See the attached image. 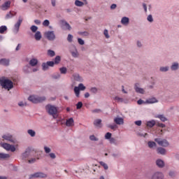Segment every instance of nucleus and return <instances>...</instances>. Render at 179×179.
I'll return each instance as SVG.
<instances>
[{
    "instance_id": "obj_20",
    "label": "nucleus",
    "mask_w": 179,
    "mask_h": 179,
    "mask_svg": "<svg viewBox=\"0 0 179 179\" xmlns=\"http://www.w3.org/2000/svg\"><path fill=\"white\" fill-rule=\"evenodd\" d=\"M73 78L77 82H83V78H82V77L79 74H78V73H74L73 75Z\"/></svg>"
},
{
    "instance_id": "obj_34",
    "label": "nucleus",
    "mask_w": 179,
    "mask_h": 179,
    "mask_svg": "<svg viewBox=\"0 0 179 179\" xmlns=\"http://www.w3.org/2000/svg\"><path fill=\"white\" fill-rule=\"evenodd\" d=\"M148 148H150V149H152V148H156V143H155V141H149L148 143Z\"/></svg>"
},
{
    "instance_id": "obj_39",
    "label": "nucleus",
    "mask_w": 179,
    "mask_h": 179,
    "mask_svg": "<svg viewBox=\"0 0 179 179\" xmlns=\"http://www.w3.org/2000/svg\"><path fill=\"white\" fill-rule=\"evenodd\" d=\"M48 68H50V66H48V64H47V63H43L42 64L43 71H48Z\"/></svg>"
},
{
    "instance_id": "obj_21",
    "label": "nucleus",
    "mask_w": 179,
    "mask_h": 179,
    "mask_svg": "<svg viewBox=\"0 0 179 179\" xmlns=\"http://www.w3.org/2000/svg\"><path fill=\"white\" fill-rule=\"evenodd\" d=\"M41 32L40 31L35 32L34 38L36 41H40L41 40Z\"/></svg>"
},
{
    "instance_id": "obj_16",
    "label": "nucleus",
    "mask_w": 179,
    "mask_h": 179,
    "mask_svg": "<svg viewBox=\"0 0 179 179\" xmlns=\"http://www.w3.org/2000/svg\"><path fill=\"white\" fill-rule=\"evenodd\" d=\"M114 122L116 123L117 125H122L124 124V119H122V117H115Z\"/></svg>"
},
{
    "instance_id": "obj_28",
    "label": "nucleus",
    "mask_w": 179,
    "mask_h": 179,
    "mask_svg": "<svg viewBox=\"0 0 179 179\" xmlns=\"http://www.w3.org/2000/svg\"><path fill=\"white\" fill-rule=\"evenodd\" d=\"M74 93L76 97H80V90L78 87H74Z\"/></svg>"
},
{
    "instance_id": "obj_1",
    "label": "nucleus",
    "mask_w": 179,
    "mask_h": 179,
    "mask_svg": "<svg viewBox=\"0 0 179 179\" xmlns=\"http://www.w3.org/2000/svg\"><path fill=\"white\" fill-rule=\"evenodd\" d=\"M45 109L49 115H52L55 120L58 118V113H59L58 107L48 104L45 106Z\"/></svg>"
},
{
    "instance_id": "obj_33",
    "label": "nucleus",
    "mask_w": 179,
    "mask_h": 179,
    "mask_svg": "<svg viewBox=\"0 0 179 179\" xmlns=\"http://www.w3.org/2000/svg\"><path fill=\"white\" fill-rule=\"evenodd\" d=\"M75 5H76V6L80 7V6H83V5H85V3L82 2V1H80L79 0H76L75 1Z\"/></svg>"
},
{
    "instance_id": "obj_45",
    "label": "nucleus",
    "mask_w": 179,
    "mask_h": 179,
    "mask_svg": "<svg viewBox=\"0 0 179 179\" xmlns=\"http://www.w3.org/2000/svg\"><path fill=\"white\" fill-rule=\"evenodd\" d=\"M83 107V103H82V101H79L77 104H76V108L77 110H80V108Z\"/></svg>"
},
{
    "instance_id": "obj_10",
    "label": "nucleus",
    "mask_w": 179,
    "mask_h": 179,
    "mask_svg": "<svg viewBox=\"0 0 179 179\" xmlns=\"http://www.w3.org/2000/svg\"><path fill=\"white\" fill-rule=\"evenodd\" d=\"M134 90H136V93H139L140 94H145V90L139 87V83L135 84Z\"/></svg>"
},
{
    "instance_id": "obj_56",
    "label": "nucleus",
    "mask_w": 179,
    "mask_h": 179,
    "mask_svg": "<svg viewBox=\"0 0 179 179\" xmlns=\"http://www.w3.org/2000/svg\"><path fill=\"white\" fill-rule=\"evenodd\" d=\"M78 43L80 44V45H85V41L83 39L78 38Z\"/></svg>"
},
{
    "instance_id": "obj_62",
    "label": "nucleus",
    "mask_w": 179,
    "mask_h": 179,
    "mask_svg": "<svg viewBox=\"0 0 179 179\" xmlns=\"http://www.w3.org/2000/svg\"><path fill=\"white\" fill-rule=\"evenodd\" d=\"M146 103V102H145V101L142 100V99H139L138 101H137V104H138L139 106H141V104H145Z\"/></svg>"
},
{
    "instance_id": "obj_44",
    "label": "nucleus",
    "mask_w": 179,
    "mask_h": 179,
    "mask_svg": "<svg viewBox=\"0 0 179 179\" xmlns=\"http://www.w3.org/2000/svg\"><path fill=\"white\" fill-rule=\"evenodd\" d=\"M108 128H110V129H113L114 131L117 129V128H118V126H117V124H109L108 126Z\"/></svg>"
},
{
    "instance_id": "obj_38",
    "label": "nucleus",
    "mask_w": 179,
    "mask_h": 179,
    "mask_svg": "<svg viewBox=\"0 0 179 179\" xmlns=\"http://www.w3.org/2000/svg\"><path fill=\"white\" fill-rule=\"evenodd\" d=\"M77 87L82 91L86 90V87L83 83H80Z\"/></svg>"
},
{
    "instance_id": "obj_6",
    "label": "nucleus",
    "mask_w": 179,
    "mask_h": 179,
    "mask_svg": "<svg viewBox=\"0 0 179 179\" xmlns=\"http://www.w3.org/2000/svg\"><path fill=\"white\" fill-rule=\"evenodd\" d=\"M45 37H46L49 41H54L55 40V33L54 31H48L45 32Z\"/></svg>"
},
{
    "instance_id": "obj_8",
    "label": "nucleus",
    "mask_w": 179,
    "mask_h": 179,
    "mask_svg": "<svg viewBox=\"0 0 179 179\" xmlns=\"http://www.w3.org/2000/svg\"><path fill=\"white\" fill-rule=\"evenodd\" d=\"M47 175L42 172H36L34 174H31L30 178H45Z\"/></svg>"
},
{
    "instance_id": "obj_41",
    "label": "nucleus",
    "mask_w": 179,
    "mask_h": 179,
    "mask_svg": "<svg viewBox=\"0 0 179 179\" xmlns=\"http://www.w3.org/2000/svg\"><path fill=\"white\" fill-rule=\"evenodd\" d=\"M100 124H101V120L100 119H97L94 121V125H95V127H99Z\"/></svg>"
},
{
    "instance_id": "obj_59",
    "label": "nucleus",
    "mask_w": 179,
    "mask_h": 179,
    "mask_svg": "<svg viewBox=\"0 0 179 179\" xmlns=\"http://www.w3.org/2000/svg\"><path fill=\"white\" fill-rule=\"evenodd\" d=\"M111 136H112L111 133L108 132L105 135V139H110L111 138Z\"/></svg>"
},
{
    "instance_id": "obj_27",
    "label": "nucleus",
    "mask_w": 179,
    "mask_h": 179,
    "mask_svg": "<svg viewBox=\"0 0 179 179\" xmlns=\"http://www.w3.org/2000/svg\"><path fill=\"white\" fill-rule=\"evenodd\" d=\"M23 71L25 73H30V72H31V67L27 65L24 67Z\"/></svg>"
},
{
    "instance_id": "obj_36",
    "label": "nucleus",
    "mask_w": 179,
    "mask_h": 179,
    "mask_svg": "<svg viewBox=\"0 0 179 179\" xmlns=\"http://www.w3.org/2000/svg\"><path fill=\"white\" fill-rule=\"evenodd\" d=\"M6 30H8V28L6 27V26H1L0 27V34H3V33H5Z\"/></svg>"
},
{
    "instance_id": "obj_29",
    "label": "nucleus",
    "mask_w": 179,
    "mask_h": 179,
    "mask_svg": "<svg viewBox=\"0 0 179 179\" xmlns=\"http://www.w3.org/2000/svg\"><path fill=\"white\" fill-rule=\"evenodd\" d=\"M170 69V67L169 66H161L159 68L160 72H168V71Z\"/></svg>"
},
{
    "instance_id": "obj_58",
    "label": "nucleus",
    "mask_w": 179,
    "mask_h": 179,
    "mask_svg": "<svg viewBox=\"0 0 179 179\" xmlns=\"http://www.w3.org/2000/svg\"><path fill=\"white\" fill-rule=\"evenodd\" d=\"M18 106L20 107H24V106H27V103H26V102L20 101L18 103Z\"/></svg>"
},
{
    "instance_id": "obj_52",
    "label": "nucleus",
    "mask_w": 179,
    "mask_h": 179,
    "mask_svg": "<svg viewBox=\"0 0 179 179\" xmlns=\"http://www.w3.org/2000/svg\"><path fill=\"white\" fill-rule=\"evenodd\" d=\"M90 141H99V139L97 138V137H96L94 135H91L90 136Z\"/></svg>"
},
{
    "instance_id": "obj_43",
    "label": "nucleus",
    "mask_w": 179,
    "mask_h": 179,
    "mask_svg": "<svg viewBox=\"0 0 179 179\" xmlns=\"http://www.w3.org/2000/svg\"><path fill=\"white\" fill-rule=\"evenodd\" d=\"M43 26H45V27H48L50 26V20H45L43 22Z\"/></svg>"
},
{
    "instance_id": "obj_3",
    "label": "nucleus",
    "mask_w": 179,
    "mask_h": 179,
    "mask_svg": "<svg viewBox=\"0 0 179 179\" xmlns=\"http://www.w3.org/2000/svg\"><path fill=\"white\" fill-rule=\"evenodd\" d=\"M28 100L31 101V103L37 104V103H43V101H45V98L44 96H30Z\"/></svg>"
},
{
    "instance_id": "obj_47",
    "label": "nucleus",
    "mask_w": 179,
    "mask_h": 179,
    "mask_svg": "<svg viewBox=\"0 0 179 179\" xmlns=\"http://www.w3.org/2000/svg\"><path fill=\"white\" fill-rule=\"evenodd\" d=\"M59 71H60V73L65 75V73H66V67H62L59 69Z\"/></svg>"
},
{
    "instance_id": "obj_60",
    "label": "nucleus",
    "mask_w": 179,
    "mask_h": 179,
    "mask_svg": "<svg viewBox=\"0 0 179 179\" xmlns=\"http://www.w3.org/2000/svg\"><path fill=\"white\" fill-rule=\"evenodd\" d=\"M46 64H48V66H54V65H55V63L52 61H50V62H47Z\"/></svg>"
},
{
    "instance_id": "obj_22",
    "label": "nucleus",
    "mask_w": 179,
    "mask_h": 179,
    "mask_svg": "<svg viewBox=\"0 0 179 179\" xmlns=\"http://www.w3.org/2000/svg\"><path fill=\"white\" fill-rule=\"evenodd\" d=\"M61 23L62 26H64L67 29V30H71L72 29L69 23H68L66 21L61 20Z\"/></svg>"
},
{
    "instance_id": "obj_12",
    "label": "nucleus",
    "mask_w": 179,
    "mask_h": 179,
    "mask_svg": "<svg viewBox=\"0 0 179 179\" xmlns=\"http://www.w3.org/2000/svg\"><path fill=\"white\" fill-rule=\"evenodd\" d=\"M146 104H155V103H159V100L155 97L149 98L145 101Z\"/></svg>"
},
{
    "instance_id": "obj_53",
    "label": "nucleus",
    "mask_w": 179,
    "mask_h": 179,
    "mask_svg": "<svg viewBox=\"0 0 179 179\" xmlns=\"http://www.w3.org/2000/svg\"><path fill=\"white\" fill-rule=\"evenodd\" d=\"M90 92H91V93L96 94V93H97V92H99V90H97V88H96V87H92L90 89Z\"/></svg>"
},
{
    "instance_id": "obj_55",
    "label": "nucleus",
    "mask_w": 179,
    "mask_h": 179,
    "mask_svg": "<svg viewBox=\"0 0 179 179\" xmlns=\"http://www.w3.org/2000/svg\"><path fill=\"white\" fill-rule=\"evenodd\" d=\"M29 155H30V153L28 151H25L23 154H22V158L23 159H26L27 157H29Z\"/></svg>"
},
{
    "instance_id": "obj_31",
    "label": "nucleus",
    "mask_w": 179,
    "mask_h": 179,
    "mask_svg": "<svg viewBox=\"0 0 179 179\" xmlns=\"http://www.w3.org/2000/svg\"><path fill=\"white\" fill-rule=\"evenodd\" d=\"M10 157L9 154L0 153V159H9Z\"/></svg>"
},
{
    "instance_id": "obj_57",
    "label": "nucleus",
    "mask_w": 179,
    "mask_h": 179,
    "mask_svg": "<svg viewBox=\"0 0 179 179\" xmlns=\"http://www.w3.org/2000/svg\"><path fill=\"white\" fill-rule=\"evenodd\" d=\"M49 157H50V159H54L57 158V155H55L54 152H51L49 154Z\"/></svg>"
},
{
    "instance_id": "obj_54",
    "label": "nucleus",
    "mask_w": 179,
    "mask_h": 179,
    "mask_svg": "<svg viewBox=\"0 0 179 179\" xmlns=\"http://www.w3.org/2000/svg\"><path fill=\"white\" fill-rule=\"evenodd\" d=\"M103 34H104L106 38H110V35L108 34V30L104 29Z\"/></svg>"
},
{
    "instance_id": "obj_37",
    "label": "nucleus",
    "mask_w": 179,
    "mask_h": 179,
    "mask_svg": "<svg viewBox=\"0 0 179 179\" xmlns=\"http://www.w3.org/2000/svg\"><path fill=\"white\" fill-rule=\"evenodd\" d=\"M54 62L56 65H58V64L61 62V56H56V57L55 58Z\"/></svg>"
},
{
    "instance_id": "obj_35",
    "label": "nucleus",
    "mask_w": 179,
    "mask_h": 179,
    "mask_svg": "<svg viewBox=\"0 0 179 179\" xmlns=\"http://www.w3.org/2000/svg\"><path fill=\"white\" fill-rule=\"evenodd\" d=\"M157 117L159 118V120H161L162 122H166V121H167V118L163 115H159Z\"/></svg>"
},
{
    "instance_id": "obj_18",
    "label": "nucleus",
    "mask_w": 179,
    "mask_h": 179,
    "mask_svg": "<svg viewBox=\"0 0 179 179\" xmlns=\"http://www.w3.org/2000/svg\"><path fill=\"white\" fill-rule=\"evenodd\" d=\"M9 59H0V65H3V66H8L9 65Z\"/></svg>"
},
{
    "instance_id": "obj_9",
    "label": "nucleus",
    "mask_w": 179,
    "mask_h": 179,
    "mask_svg": "<svg viewBox=\"0 0 179 179\" xmlns=\"http://www.w3.org/2000/svg\"><path fill=\"white\" fill-rule=\"evenodd\" d=\"M3 139L11 142V143H15V138L10 134H4L2 136Z\"/></svg>"
},
{
    "instance_id": "obj_13",
    "label": "nucleus",
    "mask_w": 179,
    "mask_h": 179,
    "mask_svg": "<svg viewBox=\"0 0 179 179\" xmlns=\"http://www.w3.org/2000/svg\"><path fill=\"white\" fill-rule=\"evenodd\" d=\"M10 8V1H6L2 6H1V9L3 10H8V8Z\"/></svg>"
},
{
    "instance_id": "obj_14",
    "label": "nucleus",
    "mask_w": 179,
    "mask_h": 179,
    "mask_svg": "<svg viewBox=\"0 0 179 179\" xmlns=\"http://www.w3.org/2000/svg\"><path fill=\"white\" fill-rule=\"evenodd\" d=\"M75 125V121L73 118L71 117L66 121V127H73Z\"/></svg>"
},
{
    "instance_id": "obj_61",
    "label": "nucleus",
    "mask_w": 179,
    "mask_h": 179,
    "mask_svg": "<svg viewBox=\"0 0 179 179\" xmlns=\"http://www.w3.org/2000/svg\"><path fill=\"white\" fill-rule=\"evenodd\" d=\"M44 150H45V153H50L51 152V148L47 147V146H45L44 147Z\"/></svg>"
},
{
    "instance_id": "obj_49",
    "label": "nucleus",
    "mask_w": 179,
    "mask_h": 179,
    "mask_svg": "<svg viewBox=\"0 0 179 179\" xmlns=\"http://www.w3.org/2000/svg\"><path fill=\"white\" fill-rule=\"evenodd\" d=\"M147 20L150 22V23H153V16L152 15H149L147 17Z\"/></svg>"
},
{
    "instance_id": "obj_46",
    "label": "nucleus",
    "mask_w": 179,
    "mask_h": 179,
    "mask_svg": "<svg viewBox=\"0 0 179 179\" xmlns=\"http://www.w3.org/2000/svg\"><path fill=\"white\" fill-rule=\"evenodd\" d=\"M115 100H116L117 103H124V99L120 98V96H115Z\"/></svg>"
},
{
    "instance_id": "obj_15",
    "label": "nucleus",
    "mask_w": 179,
    "mask_h": 179,
    "mask_svg": "<svg viewBox=\"0 0 179 179\" xmlns=\"http://www.w3.org/2000/svg\"><path fill=\"white\" fill-rule=\"evenodd\" d=\"M156 165L159 169H163V167H164V161L162 160L161 159H158L156 161Z\"/></svg>"
},
{
    "instance_id": "obj_51",
    "label": "nucleus",
    "mask_w": 179,
    "mask_h": 179,
    "mask_svg": "<svg viewBox=\"0 0 179 179\" xmlns=\"http://www.w3.org/2000/svg\"><path fill=\"white\" fill-rule=\"evenodd\" d=\"M100 164L101 166H103V169L105 170H108V166L107 165V164L104 163L103 162H101Z\"/></svg>"
},
{
    "instance_id": "obj_4",
    "label": "nucleus",
    "mask_w": 179,
    "mask_h": 179,
    "mask_svg": "<svg viewBox=\"0 0 179 179\" xmlns=\"http://www.w3.org/2000/svg\"><path fill=\"white\" fill-rule=\"evenodd\" d=\"M1 148H3V149L7 150L8 152H9V150L10 152H15V150H16V148H15V145H12L9 143H1Z\"/></svg>"
},
{
    "instance_id": "obj_19",
    "label": "nucleus",
    "mask_w": 179,
    "mask_h": 179,
    "mask_svg": "<svg viewBox=\"0 0 179 179\" xmlns=\"http://www.w3.org/2000/svg\"><path fill=\"white\" fill-rule=\"evenodd\" d=\"M157 153H158V155H162V156H164V155H166V151L164 148H162V147H159L157 149Z\"/></svg>"
},
{
    "instance_id": "obj_48",
    "label": "nucleus",
    "mask_w": 179,
    "mask_h": 179,
    "mask_svg": "<svg viewBox=\"0 0 179 179\" xmlns=\"http://www.w3.org/2000/svg\"><path fill=\"white\" fill-rule=\"evenodd\" d=\"M60 78H61V74H59V73H57L52 75L53 79H59Z\"/></svg>"
},
{
    "instance_id": "obj_24",
    "label": "nucleus",
    "mask_w": 179,
    "mask_h": 179,
    "mask_svg": "<svg viewBox=\"0 0 179 179\" xmlns=\"http://www.w3.org/2000/svg\"><path fill=\"white\" fill-rule=\"evenodd\" d=\"M38 64V60L37 59L33 58L29 61V65L31 66H36Z\"/></svg>"
},
{
    "instance_id": "obj_64",
    "label": "nucleus",
    "mask_w": 179,
    "mask_h": 179,
    "mask_svg": "<svg viewBox=\"0 0 179 179\" xmlns=\"http://www.w3.org/2000/svg\"><path fill=\"white\" fill-rule=\"evenodd\" d=\"M92 113H101V110L100 109H94L92 110Z\"/></svg>"
},
{
    "instance_id": "obj_30",
    "label": "nucleus",
    "mask_w": 179,
    "mask_h": 179,
    "mask_svg": "<svg viewBox=\"0 0 179 179\" xmlns=\"http://www.w3.org/2000/svg\"><path fill=\"white\" fill-rule=\"evenodd\" d=\"M27 134H29L31 138H34V136H36V131L33 129H28Z\"/></svg>"
},
{
    "instance_id": "obj_63",
    "label": "nucleus",
    "mask_w": 179,
    "mask_h": 179,
    "mask_svg": "<svg viewBox=\"0 0 179 179\" xmlns=\"http://www.w3.org/2000/svg\"><path fill=\"white\" fill-rule=\"evenodd\" d=\"M136 124V125H137L138 127H141V125H142V121L141 120H137L134 122Z\"/></svg>"
},
{
    "instance_id": "obj_42",
    "label": "nucleus",
    "mask_w": 179,
    "mask_h": 179,
    "mask_svg": "<svg viewBox=\"0 0 179 179\" xmlns=\"http://www.w3.org/2000/svg\"><path fill=\"white\" fill-rule=\"evenodd\" d=\"M78 34L80 36H84V37H87V36H89V32H87V31H79Z\"/></svg>"
},
{
    "instance_id": "obj_7",
    "label": "nucleus",
    "mask_w": 179,
    "mask_h": 179,
    "mask_svg": "<svg viewBox=\"0 0 179 179\" xmlns=\"http://www.w3.org/2000/svg\"><path fill=\"white\" fill-rule=\"evenodd\" d=\"M22 22H23V18L22 17V16H20L18 17V21L14 25V33H18L19 32V29L20 28V24H22Z\"/></svg>"
},
{
    "instance_id": "obj_23",
    "label": "nucleus",
    "mask_w": 179,
    "mask_h": 179,
    "mask_svg": "<svg viewBox=\"0 0 179 179\" xmlns=\"http://www.w3.org/2000/svg\"><path fill=\"white\" fill-rule=\"evenodd\" d=\"M179 68V64L178 62H173L172 63V65L171 66V71H177Z\"/></svg>"
},
{
    "instance_id": "obj_2",
    "label": "nucleus",
    "mask_w": 179,
    "mask_h": 179,
    "mask_svg": "<svg viewBox=\"0 0 179 179\" xmlns=\"http://www.w3.org/2000/svg\"><path fill=\"white\" fill-rule=\"evenodd\" d=\"M0 85L3 89L10 90L13 89V82L9 79H2L0 80Z\"/></svg>"
},
{
    "instance_id": "obj_32",
    "label": "nucleus",
    "mask_w": 179,
    "mask_h": 179,
    "mask_svg": "<svg viewBox=\"0 0 179 179\" xmlns=\"http://www.w3.org/2000/svg\"><path fill=\"white\" fill-rule=\"evenodd\" d=\"M30 30L31 31H32V33H37V30H38V27L36 25H32L30 27Z\"/></svg>"
},
{
    "instance_id": "obj_5",
    "label": "nucleus",
    "mask_w": 179,
    "mask_h": 179,
    "mask_svg": "<svg viewBox=\"0 0 179 179\" xmlns=\"http://www.w3.org/2000/svg\"><path fill=\"white\" fill-rule=\"evenodd\" d=\"M155 141L158 143L159 146H162L163 148H167L170 143H169V141L166 139H162V138H155Z\"/></svg>"
},
{
    "instance_id": "obj_11",
    "label": "nucleus",
    "mask_w": 179,
    "mask_h": 179,
    "mask_svg": "<svg viewBox=\"0 0 179 179\" xmlns=\"http://www.w3.org/2000/svg\"><path fill=\"white\" fill-rule=\"evenodd\" d=\"M163 173L161 172H156L155 173L152 177L151 179H163Z\"/></svg>"
},
{
    "instance_id": "obj_17",
    "label": "nucleus",
    "mask_w": 179,
    "mask_h": 179,
    "mask_svg": "<svg viewBox=\"0 0 179 179\" xmlns=\"http://www.w3.org/2000/svg\"><path fill=\"white\" fill-rule=\"evenodd\" d=\"M121 23L123 26H128V24H129V18L127 17H123L121 20Z\"/></svg>"
},
{
    "instance_id": "obj_50",
    "label": "nucleus",
    "mask_w": 179,
    "mask_h": 179,
    "mask_svg": "<svg viewBox=\"0 0 179 179\" xmlns=\"http://www.w3.org/2000/svg\"><path fill=\"white\" fill-rule=\"evenodd\" d=\"M73 39V36L72 34H69L67 36V41L69 43H72V40Z\"/></svg>"
},
{
    "instance_id": "obj_25",
    "label": "nucleus",
    "mask_w": 179,
    "mask_h": 179,
    "mask_svg": "<svg viewBox=\"0 0 179 179\" xmlns=\"http://www.w3.org/2000/svg\"><path fill=\"white\" fill-rule=\"evenodd\" d=\"M16 12L15 11H10L6 15V19H11V17H13V16H15Z\"/></svg>"
},
{
    "instance_id": "obj_40",
    "label": "nucleus",
    "mask_w": 179,
    "mask_h": 179,
    "mask_svg": "<svg viewBox=\"0 0 179 179\" xmlns=\"http://www.w3.org/2000/svg\"><path fill=\"white\" fill-rule=\"evenodd\" d=\"M48 55H49V57H55V52H54V50H48Z\"/></svg>"
},
{
    "instance_id": "obj_26",
    "label": "nucleus",
    "mask_w": 179,
    "mask_h": 179,
    "mask_svg": "<svg viewBox=\"0 0 179 179\" xmlns=\"http://www.w3.org/2000/svg\"><path fill=\"white\" fill-rule=\"evenodd\" d=\"M146 125L147 127H148V128H153V127L156 125V121L155 120L148 121L147 122Z\"/></svg>"
}]
</instances>
